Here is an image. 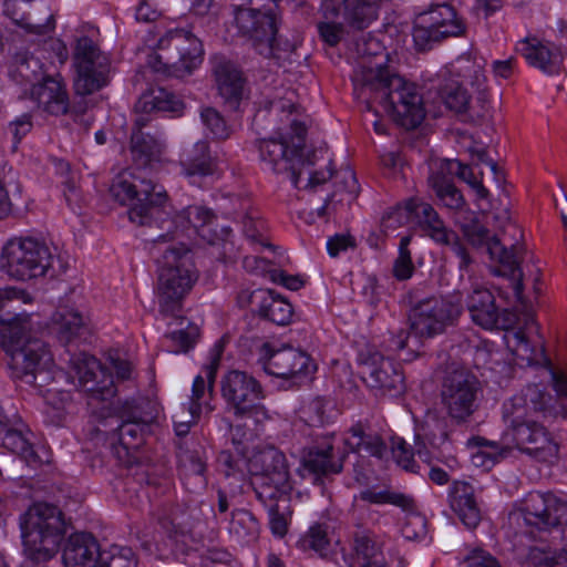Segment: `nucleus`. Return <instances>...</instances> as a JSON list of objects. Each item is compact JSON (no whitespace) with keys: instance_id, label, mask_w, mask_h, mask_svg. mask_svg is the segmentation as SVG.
<instances>
[{"instance_id":"obj_1","label":"nucleus","mask_w":567,"mask_h":567,"mask_svg":"<svg viewBox=\"0 0 567 567\" xmlns=\"http://www.w3.org/2000/svg\"><path fill=\"white\" fill-rule=\"evenodd\" d=\"M254 434H240V429H231V441L239 455L247 460L254 476V485L259 499L268 508L269 527L274 536L282 538L289 527V493L292 482L285 455L275 447L256 451Z\"/></svg>"},{"instance_id":"obj_2","label":"nucleus","mask_w":567,"mask_h":567,"mask_svg":"<svg viewBox=\"0 0 567 567\" xmlns=\"http://www.w3.org/2000/svg\"><path fill=\"white\" fill-rule=\"evenodd\" d=\"M32 301V296L24 289L12 286L0 288V342L10 357V368L16 375L25 378L28 382H34L40 377L45 382L51 378L50 371L45 370L51 362V352L42 341L31 338L34 330L32 316L19 312L4 317L16 303Z\"/></svg>"},{"instance_id":"obj_3","label":"nucleus","mask_w":567,"mask_h":567,"mask_svg":"<svg viewBox=\"0 0 567 567\" xmlns=\"http://www.w3.org/2000/svg\"><path fill=\"white\" fill-rule=\"evenodd\" d=\"M546 406V395L538 385H527L503 405L506 429L502 443L514 446L538 462L554 464L559 445L540 417Z\"/></svg>"},{"instance_id":"obj_4","label":"nucleus","mask_w":567,"mask_h":567,"mask_svg":"<svg viewBox=\"0 0 567 567\" xmlns=\"http://www.w3.org/2000/svg\"><path fill=\"white\" fill-rule=\"evenodd\" d=\"M45 370L50 371L51 377L45 382H42L40 377L34 382H28L25 378L16 375L13 370L12 375L27 384L39 388L45 402V413L51 417L52 423L59 424L71 404L69 391L58 386V383L62 380L87 392L91 400L107 401L115 394L113 377L105 371L94 357L86 353L73 355L70 360V370L65 373L55 370L52 358Z\"/></svg>"},{"instance_id":"obj_5","label":"nucleus","mask_w":567,"mask_h":567,"mask_svg":"<svg viewBox=\"0 0 567 567\" xmlns=\"http://www.w3.org/2000/svg\"><path fill=\"white\" fill-rule=\"evenodd\" d=\"M509 522L518 527L548 530L553 539H561L560 548H532L528 567H567V501L550 493L532 492L516 504Z\"/></svg>"},{"instance_id":"obj_6","label":"nucleus","mask_w":567,"mask_h":567,"mask_svg":"<svg viewBox=\"0 0 567 567\" xmlns=\"http://www.w3.org/2000/svg\"><path fill=\"white\" fill-rule=\"evenodd\" d=\"M158 259L157 297L162 313L174 316L198 279L192 249L185 241H168Z\"/></svg>"},{"instance_id":"obj_7","label":"nucleus","mask_w":567,"mask_h":567,"mask_svg":"<svg viewBox=\"0 0 567 567\" xmlns=\"http://www.w3.org/2000/svg\"><path fill=\"white\" fill-rule=\"evenodd\" d=\"M20 527L25 557L32 563L52 558L65 533L62 513L48 503L33 504L21 517Z\"/></svg>"},{"instance_id":"obj_8","label":"nucleus","mask_w":567,"mask_h":567,"mask_svg":"<svg viewBox=\"0 0 567 567\" xmlns=\"http://www.w3.org/2000/svg\"><path fill=\"white\" fill-rule=\"evenodd\" d=\"M111 194L121 204L131 206L128 218L137 225H150L167 202L163 186L131 172H123L115 177Z\"/></svg>"},{"instance_id":"obj_9","label":"nucleus","mask_w":567,"mask_h":567,"mask_svg":"<svg viewBox=\"0 0 567 567\" xmlns=\"http://www.w3.org/2000/svg\"><path fill=\"white\" fill-rule=\"evenodd\" d=\"M272 0H240L235 4L234 22L238 32L266 58H277V25L269 3Z\"/></svg>"},{"instance_id":"obj_10","label":"nucleus","mask_w":567,"mask_h":567,"mask_svg":"<svg viewBox=\"0 0 567 567\" xmlns=\"http://www.w3.org/2000/svg\"><path fill=\"white\" fill-rule=\"evenodd\" d=\"M225 350L223 339L216 341L210 348L207 362L202 372L193 380L188 402L173 415L175 432L182 436L189 432V429L203 415H207L214 410L212 404L214 394V384L216 373L220 364L221 355Z\"/></svg>"},{"instance_id":"obj_11","label":"nucleus","mask_w":567,"mask_h":567,"mask_svg":"<svg viewBox=\"0 0 567 567\" xmlns=\"http://www.w3.org/2000/svg\"><path fill=\"white\" fill-rule=\"evenodd\" d=\"M367 91L378 92L384 111L400 126L412 130L425 117L423 99L414 84L404 81L395 72H388L382 81Z\"/></svg>"},{"instance_id":"obj_12","label":"nucleus","mask_w":567,"mask_h":567,"mask_svg":"<svg viewBox=\"0 0 567 567\" xmlns=\"http://www.w3.org/2000/svg\"><path fill=\"white\" fill-rule=\"evenodd\" d=\"M52 262V248L35 237H14L3 246L1 252L3 272L20 281L44 276Z\"/></svg>"},{"instance_id":"obj_13","label":"nucleus","mask_w":567,"mask_h":567,"mask_svg":"<svg viewBox=\"0 0 567 567\" xmlns=\"http://www.w3.org/2000/svg\"><path fill=\"white\" fill-rule=\"evenodd\" d=\"M158 50L163 53L148 59V65L155 72L184 76L203 61L202 42L188 30L167 31L158 41Z\"/></svg>"},{"instance_id":"obj_14","label":"nucleus","mask_w":567,"mask_h":567,"mask_svg":"<svg viewBox=\"0 0 567 567\" xmlns=\"http://www.w3.org/2000/svg\"><path fill=\"white\" fill-rule=\"evenodd\" d=\"M293 135L280 134V140L266 138L258 144L260 159L275 173L291 171V182L298 186L302 172H296V166L302 162L305 155L303 124L291 120Z\"/></svg>"},{"instance_id":"obj_15","label":"nucleus","mask_w":567,"mask_h":567,"mask_svg":"<svg viewBox=\"0 0 567 567\" xmlns=\"http://www.w3.org/2000/svg\"><path fill=\"white\" fill-rule=\"evenodd\" d=\"M73 64L75 69L74 90L79 95H89L109 82L110 61L94 44L83 37L78 40Z\"/></svg>"},{"instance_id":"obj_16","label":"nucleus","mask_w":567,"mask_h":567,"mask_svg":"<svg viewBox=\"0 0 567 567\" xmlns=\"http://www.w3.org/2000/svg\"><path fill=\"white\" fill-rule=\"evenodd\" d=\"M259 360L268 374L287 380L292 384L308 379L317 370L315 362L306 352L270 342L261 346Z\"/></svg>"},{"instance_id":"obj_17","label":"nucleus","mask_w":567,"mask_h":567,"mask_svg":"<svg viewBox=\"0 0 567 567\" xmlns=\"http://www.w3.org/2000/svg\"><path fill=\"white\" fill-rule=\"evenodd\" d=\"M465 29L463 19L453 7L436 4L416 16L412 35L415 45L423 50L432 42L460 37Z\"/></svg>"},{"instance_id":"obj_18","label":"nucleus","mask_w":567,"mask_h":567,"mask_svg":"<svg viewBox=\"0 0 567 567\" xmlns=\"http://www.w3.org/2000/svg\"><path fill=\"white\" fill-rule=\"evenodd\" d=\"M213 214L202 206H188L179 212L173 219L166 221V233L158 236L161 243L185 241L190 245V240L197 236L207 243L215 245L218 243L217 230L213 228Z\"/></svg>"},{"instance_id":"obj_19","label":"nucleus","mask_w":567,"mask_h":567,"mask_svg":"<svg viewBox=\"0 0 567 567\" xmlns=\"http://www.w3.org/2000/svg\"><path fill=\"white\" fill-rule=\"evenodd\" d=\"M463 230L474 246H486L491 258L499 264V274L511 279L515 297L520 300L523 292V274L519 268L522 248L518 246H512L511 249L504 248L498 239L480 224L464 226Z\"/></svg>"},{"instance_id":"obj_20","label":"nucleus","mask_w":567,"mask_h":567,"mask_svg":"<svg viewBox=\"0 0 567 567\" xmlns=\"http://www.w3.org/2000/svg\"><path fill=\"white\" fill-rule=\"evenodd\" d=\"M357 51L361 56L353 73V85L367 91L382 81L388 72H395L388 63L389 54L378 39L372 35L363 37L357 43Z\"/></svg>"},{"instance_id":"obj_21","label":"nucleus","mask_w":567,"mask_h":567,"mask_svg":"<svg viewBox=\"0 0 567 567\" xmlns=\"http://www.w3.org/2000/svg\"><path fill=\"white\" fill-rule=\"evenodd\" d=\"M456 71L460 80L451 81L442 91V99L445 105L457 113L465 112L470 104V93L465 86L480 91L485 83L484 61L472 60L468 56H462L456 62Z\"/></svg>"},{"instance_id":"obj_22","label":"nucleus","mask_w":567,"mask_h":567,"mask_svg":"<svg viewBox=\"0 0 567 567\" xmlns=\"http://www.w3.org/2000/svg\"><path fill=\"white\" fill-rule=\"evenodd\" d=\"M461 306L432 298L420 302L410 316L411 330L415 337L431 338L444 330L447 321L460 313Z\"/></svg>"},{"instance_id":"obj_23","label":"nucleus","mask_w":567,"mask_h":567,"mask_svg":"<svg viewBox=\"0 0 567 567\" xmlns=\"http://www.w3.org/2000/svg\"><path fill=\"white\" fill-rule=\"evenodd\" d=\"M477 380L464 370L449 374L442 389V402L449 414L454 419L463 420L474 410L476 400Z\"/></svg>"},{"instance_id":"obj_24","label":"nucleus","mask_w":567,"mask_h":567,"mask_svg":"<svg viewBox=\"0 0 567 567\" xmlns=\"http://www.w3.org/2000/svg\"><path fill=\"white\" fill-rule=\"evenodd\" d=\"M362 380L373 389L400 392L403 390V375L391 360L378 350L369 348L358 357Z\"/></svg>"},{"instance_id":"obj_25","label":"nucleus","mask_w":567,"mask_h":567,"mask_svg":"<svg viewBox=\"0 0 567 567\" xmlns=\"http://www.w3.org/2000/svg\"><path fill=\"white\" fill-rule=\"evenodd\" d=\"M221 393L235 415L243 414L262 399L259 383L243 371H229L221 381Z\"/></svg>"},{"instance_id":"obj_26","label":"nucleus","mask_w":567,"mask_h":567,"mask_svg":"<svg viewBox=\"0 0 567 567\" xmlns=\"http://www.w3.org/2000/svg\"><path fill=\"white\" fill-rule=\"evenodd\" d=\"M516 52L523 55L529 65L546 74L555 75L561 70L563 53L550 42L526 37L516 43Z\"/></svg>"},{"instance_id":"obj_27","label":"nucleus","mask_w":567,"mask_h":567,"mask_svg":"<svg viewBox=\"0 0 567 567\" xmlns=\"http://www.w3.org/2000/svg\"><path fill=\"white\" fill-rule=\"evenodd\" d=\"M379 0H323L324 17L341 14L354 28H367L378 16Z\"/></svg>"},{"instance_id":"obj_28","label":"nucleus","mask_w":567,"mask_h":567,"mask_svg":"<svg viewBox=\"0 0 567 567\" xmlns=\"http://www.w3.org/2000/svg\"><path fill=\"white\" fill-rule=\"evenodd\" d=\"M379 0H323L324 17L341 14L354 28H367L378 16Z\"/></svg>"},{"instance_id":"obj_29","label":"nucleus","mask_w":567,"mask_h":567,"mask_svg":"<svg viewBox=\"0 0 567 567\" xmlns=\"http://www.w3.org/2000/svg\"><path fill=\"white\" fill-rule=\"evenodd\" d=\"M101 555L102 549L91 534L75 533L68 539L62 560L65 567H100Z\"/></svg>"},{"instance_id":"obj_30","label":"nucleus","mask_w":567,"mask_h":567,"mask_svg":"<svg viewBox=\"0 0 567 567\" xmlns=\"http://www.w3.org/2000/svg\"><path fill=\"white\" fill-rule=\"evenodd\" d=\"M28 90L30 91V97L44 112L53 115L66 113L69 96L64 84L58 76L47 75L44 80Z\"/></svg>"},{"instance_id":"obj_31","label":"nucleus","mask_w":567,"mask_h":567,"mask_svg":"<svg viewBox=\"0 0 567 567\" xmlns=\"http://www.w3.org/2000/svg\"><path fill=\"white\" fill-rule=\"evenodd\" d=\"M332 450L333 446L329 441L307 450L297 470L298 474L302 478L312 475L313 481H317L320 475L339 473L342 470V462L334 458Z\"/></svg>"},{"instance_id":"obj_32","label":"nucleus","mask_w":567,"mask_h":567,"mask_svg":"<svg viewBox=\"0 0 567 567\" xmlns=\"http://www.w3.org/2000/svg\"><path fill=\"white\" fill-rule=\"evenodd\" d=\"M214 75L219 95L231 109H236L245 94L241 72L230 61L220 60L214 66Z\"/></svg>"},{"instance_id":"obj_33","label":"nucleus","mask_w":567,"mask_h":567,"mask_svg":"<svg viewBox=\"0 0 567 567\" xmlns=\"http://www.w3.org/2000/svg\"><path fill=\"white\" fill-rule=\"evenodd\" d=\"M467 309L472 320L484 329H493L498 322V310L495 307L492 292L478 282L472 284V291L467 296Z\"/></svg>"},{"instance_id":"obj_34","label":"nucleus","mask_w":567,"mask_h":567,"mask_svg":"<svg viewBox=\"0 0 567 567\" xmlns=\"http://www.w3.org/2000/svg\"><path fill=\"white\" fill-rule=\"evenodd\" d=\"M41 56H43V51H40L38 55L19 53L14 58L10 76L18 84L24 86V91L49 75L48 65L41 62Z\"/></svg>"},{"instance_id":"obj_35","label":"nucleus","mask_w":567,"mask_h":567,"mask_svg":"<svg viewBox=\"0 0 567 567\" xmlns=\"http://www.w3.org/2000/svg\"><path fill=\"white\" fill-rule=\"evenodd\" d=\"M451 505L460 519L468 528L481 520V512L474 498V488L465 482H454L451 489Z\"/></svg>"},{"instance_id":"obj_36","label":"nucleus","mask_w":567,"mask_h":567,"mask_svg":"<svg viewBox=\"0 0 567 567\" xmlns=\"http://www.w3.org/2000/svg\"><path fill=\"white\" fill-rule=\"evenodd\" d=\"M252 300L258 302L259 313L268 320L284 326L290 322L292 317L291 305L271 290H257L252 293Z\"/></svg>"},{"instance_id":"obj_37","label":"nucleus","mask_w":567,"mask_h":567,"mask_svg":"<svg viewBox=\"0 0 567 567\" xmlns=\"http://www.w3.org/2000/svg\"><path fill=\"white\" fill-rule=\"evenodd\" d=\"M354 553L349 567H389L390 561L382 550V544L369 535L355 538Z\"/></svg>"},{"instance_id":"obj_38","label":"nucleus","mask_w":567,"mask_h":567,"mask_svg":"<svg viewBox=\"0 0 567 567\" xmlns=\"http://www.w3.org/2000/svg\"><path fill=\"white\" fill-rule=\"evenodd\" d=\"M414 219H416L422 231L434 241L439 244H450L453 241L454 234L445 227L431 205L417 202Z\"/></svg>"},{"instance_id":"obj_39","label":"nucleus","mask_w":567,"mask_h":567,"mask_svg":"<svg viewBox=\"0 0 567 567\" xmlns=\"http://www.w3.org/2000/svg\"><path fill=\"white\" fill-rule=\"evenodd\" d=\"M163 150V141L144 134L141 130L133 132L132 154L138 166L153 167L154 163L161 161Z\"/></svg>"},{"instance_id":"obj_40","label":"nucleus","mask_w":567,"mask_h":567,"mask_svg":"<svg viewBox=\"0 0 567 567\" xmlns=\"http://www.w3.org/2000/svg\"><path fill=\"white\" fill-rule=\"evenodd\" d=\"M135 107L142 112L159 111L179 115L184 110V103L173 93L164 89H156L143 94Z\"/></svg>"},{"instance_id":"obj_41","label":"nucleus","mask_w":567,"mask_h":567,"mask_svg":"<svg viewBox=\"0 0 567 567\" xmlns=\"http://www.w3.org/2000/svg\"><path fill=\"white\" fill-rule=\"evenodd\" d=\"M185 175L189 178L195 176L213 175L216 169L215 162L208 154V145L205 141L194 144L182 159Z\"/></svg>"},{"instance_id":"obj_42","label":"nucleus","mask_w":567,"mask_h":567,"mask_svg":"<svg viewBox=\"0 0 567 567\" xmlns=\"http://www.w3.org/2000/svg\"><path fill=\"white\" fill-rule=\"evenodd\" d=\"M52 329L62 340H70L84 326L83 313L73 306H61L51 318Z\"/></svg>"},{"instance_id":"obj_43","label":"nucleus","mask_w":567,"mask_h":567,"mask_svg":"<svg viewBox=\"0 0 567 567\" xmlns=\"http://www.w3.org/2000/svg\"><path fill=\"white\" fill-rule=\"evenodd\" d=\"M343 443L351 452H364L368 455L378 457L382 456L385 449L380 436L377 434H365L359 425L351 427V430L346 434Z\"/></svg>"},{"instance_id":"obj_44","label":"nucleus","mask_w":567,"mask_h":567,"mask_svg":"<svg viewBox=\"0 0 567 567\" xmlns=\"http://www.w3.org/2000/svg\"><path fill=\"white\" fill-rule=\"evenodd\" d=\"M431 175L429 183L441 203L450 209H461L464 205L462 194L456 189L452 178L430 166Z\"/></svg>"},{"instance_id":"obj_45","label":"nucleus","mask_w":567,"mask_h":567,"mask_svg":"<svg viewBox=\"0 0 567 567\" xmlns=\"http://www.w3.org/2000/svg\"><path fill=\"white\" fill-rule=\"evenodd\" d=\"M31 0H4L3 11L8 17H10L12 20H14L18 23H21L22 21L25 20L23 25L25 27V29L28 30V32L30 34L47 37L55 28V23H54L52 14H49L45 23H43V24L38 23V21L32 16H30L28 18L21 17V19H19L20 4L21 3L27 4Z\"/></svg>"},{"instance_id":"obj_46","label":"nucleus","mask_w":567,"mask_h":567,"mask_svg":"<svg viewBox=\"0 0 567 567\" xmlns=\"http://www.w3.org/2000/svg\"><path fill=\"white\" fill-rule=\"evenodd\" d=\"M431 165L443 175H447L450 178H452V175L456 174L461 179L466 182L476 190L478 197L485 198L487 196V189L477 178L474 177L473 172L468 166L463 165L457 161L446 158L436 159L432 162Z\"/></svg>"},{"instance_id":"obj_47","label":"nucleus","mask_w":567,"mask_h":567,"mask_svg":"<svg viewBox=\"0 0 567 567\" xmlns=\"http://www.w3.org/2000/svg\"><path fill=\"white\" fill-rule=\"evenodd\" d=\"M507 347L512 350L515 361L517 364L530 365L533 363H538V355H543L542 350H536L530 347L526 337L522 331L512 332L506 337Z\"/></svg>"},{"instance_id":"obj_48","label":"nucleus","mask_w":567,"mask_h":567,"mask_svg":"<svg viewBox=\"0 0 567 567\" xmlns=\"http://www.w3.org/2000/svg\"><path fill=\"white\" fill-rule=\"evenodd\" d=\"M417 207L416 199H409L403 205H398L384 214L381 226L384 233L395 231L398 228L414 219V210Z\"/></svg>"},{"instance_id":"obj_49","label":"nucleus","mask_w":567,"mask_h":567,"mask_svg":"<svg viewBox=\"0 0 567 567\" xmlns=\"http://www.w3.org/2000/svg\"><path fill=\"white\" fill-rule=\"evenodd\" d=\"M508 453V447L497 442H485L480 449L472 454V464L476 467L489 470L496 462L505 457Z\"/></svg>"},{"instance_id":"obj_50","label":"nucleus","mask_w":567,"mask_h":567,"mask_svg":"<svg viewBox=\"0 0 567 567\" xmlns=\"http://www.w3.org/2000/svg\"><path fill=\"white\" fill-rule=\"evenodd\" d=\"M100 567H138L135 554L128 547L111 545L102 549Z\"/></svg>"},{"instance_id":"obj_51","label":"nucleus","mask_w":567,"mask_h":567,"mask_svg":"<svg viewBox=\"0 0 567 567\" xmlns=\"http://www.w3.org/2000/svg\"><path fill=\"white\" fill-rule=\"evenodd\" d=\"M329 546L327 528L320 524L312 525L298 540V547L303 550H313L323 555Z\"/></svg>"},{"instance_id":"obj_52","label":"nucleus","mask_w":567,"mask_h":567,"mask_svg":"<svg viewBox=\"0 0 567 567\" xmlns=\"http://www.w3.org/2000/svg\"><path fill=\"white\" fill-rule=\"evenodd\" d=\"M257 529V522L248 512L237 511L233 514L229 523V532L235 535L238 540L255 538Z\"/></svg>"},{"instance_id":"obj_53","label":"nucleus","mask_w":567,"mask_h":567,"mask_svg":"<svg viewBox=\"0 0 567 567\" xmlns=\"http://www.w3.org/2000/svg\"><path fill=\"white\" fill-rule=\"evenodd\" d=\"M0 443L14 454L29 460L32 455V449L27 437L21 432L14 430H4L0 426Z\"/></svg>"},{"instance_id":"obj_54","label":"nucleus","mask_w":567,"mask_h":567,"mask_svg":"<svg viewBox=\"0 0 567 567\" xmlns=\"http://www.w3.org/2000/svg\"><path fill=\"white\" fill-rule=\"evenodd\" d=\"M120 449H116V454L122 458V452L128 455L131 450H135L142 443V426L134 422H125L118 429Z\"/></svg>"},{"instance_id":"obj_55","label":"nucleus","mask_w":567,"mask_h":567,"mask_svg":"<svg viewBox=\"0 0 567 567\" xmlns=\"http://www.w3.org/2000/svg\"><path fill=\"white\" fill-rule=\"evenodd\" d=\"M360 498L371 504H393L401 507H408L411 501L402 494L390 493L386 489L377 491L367 488L360 493Z\"/></svg>"},{"instance_id":"obj_56","label":"nucleus","mask_w":567,"mask_h":567,"mask_svg":"<svg viewBox=\"0 0 567 567\" xmlns=\"http://www.w3.org/2000/svg\"><path fill=\"white\" fill-rule=\"evenodd\" d=\"M411 237L410 236H403L400 240L399 245V256L395 259L394 266H393V274L394 276L400 280H405L411 278L414 266L411 259L410 251L408 249V246L410 245Z\"/></svg>"},{"instance_id":"obj_57","label":"nucleus","mask_w":567,"mask_h":567,"mask_svg":"<svg viewBox=\"0 0 567 567\" xmlns=\"http://www.w3.org/2000/svg\"><path fill=\"white\" fill-rule=\"evenodd\" d=\"M200 118L204 126L216 138H226L229 136V128L223 116L213 107H204L200 112Z\"/></svg>"},{"instance_id":"obj_58","label":"nucleus","mask_w":567,"mask_h":567,"mask_svg":"<svg viewBox=\"0 0 567 567\" xmlns=\"http://www.w3.org/2000/svg\"><path fill=\"white\" fill-rule=\"evenodd\" d=\"M305 157V155L302 156ZM313 161H311L308 156L307 158H302V162L299 163L298 166H296V172H302L301 179L297 187H312L316 185H319L321 183H324L328 181L332 173L330 171H322V172H312L308 168V166L312 165Z\"/></svg>"},{"instance_id":"obj_59","label":"nucleus","mask_w":567,"mask_h":567,"mask_svg":"<svg viewBox=\"0 0 567 567\" xmlns=\"http://www.w3.org/2000/svg\"><path fill=\"white\" fill-rule=\"evenodd\" d=\"M392 454L396 463L404 470L416 472L413 454L408 450L406 443L402 439H394L392 443Z\"/></svg>"},{"instance_id":"obj_60","label":"nucleus","mask_w":567,"mask_h":567,"mask_svg":"<svg viewBox=\"0 0 567 567\" xmlns=\"http://www.w3.org/2000/svg\"><path fill=\"white\" fill-rule=\"evenodd\" d=\"M196 336V329L190 328L189 330H176L168 334V338L176 346L175 353L187 351L193 347Z\"/></svg>"},{"instance_id":"obj_61","label":"nucleus","mask_w":567,"mask_h":567,"mask_svg":"<svg viewBox=\"0 0 567 567\" xmlns=\"http://www.w3.org/2000/svg\"><path fill=\"white\" fill-rule=\"evenodd\" d=\"M462 567H501L494 557L482 549L473 550L462 563Z\"/></svg>"},{"instance_id":"obj_62","label":"nucleus","mask_w":567,"mask_h":567,"mask_svg":"<svg viewBox=\"0 0 567 567\" xmlns=\"http://www.w3.org/2000/svg\"><path fill=\"white\" fill-rule=\"evenodd\" d=\"M402 534L408 539H419L425 535L424 518L419 515H411L404 526Z\"/></svg>"},{"instance_id":"obj_63","label":"nucleus","mask_w":567,"mask_h":567,"mask_svg":"<svg viewBox=\"0 0 567 567\" xmlns=\"http://www.w3.org/2000/svg\"><path fill=\"white\" fill-rule=\"evenodd\" d=\"M322 40L329 45H336L342 38L343 30L336 22H322L318 25Z\"/></svg>"},{"instance_id":"obj_64","label":"nucleus","mask_w":567,"mask_h":567,"mask_svg":"<svg viewBox=\"0 0 567 567\" xmlns=\"http://www.w3.org/2000/svg\"><path fill=\"white\" fill-rule=\"evenodd\" d=\"M554 383V388L560 399L564 415L567 416V375L564 373H556L550 369H546Z\"/></svg>"}]
</instances>
